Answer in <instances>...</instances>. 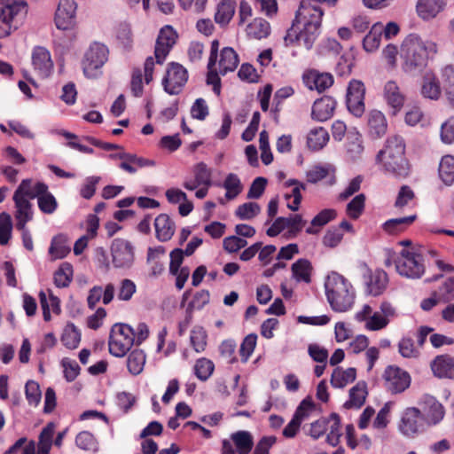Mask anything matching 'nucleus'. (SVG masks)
Here are the masks:
<instances>
[{
  "instance_id": "nucleus-1",
  "label": "nucleus",
  "mask_w": 454,
  "mask_h": 454,
  "mask_svg": "<svg viewBox=\"0 0 454 454\" xmlns=\"http://www.w3.org/2000/svg\"><path fill=\"white\" fill-rule=\"evenodd\" d=\"M376 162L385 174L403 178L409 175L410 165L405 157V144L397 135L388 137L376 155Z\"/></svg>"
},
{
  "instance_id": "nucleus-2",
  "label": "nucleus",
  "mask_w": 454,
  "mask_h": 454,
  "mask_svg": "<svg viewBox=\"0 0 454 454\" xmlns=\"http://www.w3.org/2000/svg\"><path fill=\"white\" fill-rule=\"evenodd\" d=\"M437 46L430 41H423L416 34H410L401 46L402 68L408 74L414 75L427 66V59L435 54Z\"/></svg>"
},
{
  "instance_id": "nucleus-3",
  "label": "nucleus",
  "mask_w": 454,
  "mask_h": 454,
  "mask_svg": "<svg viewBox=\"0 0 454 454\" xmlns=\"http://www.w3.org/2000/svg\"><path fill=\"white\" fill-rule=\"evenodd\" d=\"M325 295L333 310L346 312L355 303L356 291L352 284L342 275L333 271L325 282Z\"/></svg>"
},
{
  "instance_id": "nucleus-4",
  "label": "nucleus",
  "mask_w": 454,
  "mask_h": 454,
  "mask_svg": "<svg viewBox=\"0 0 454 454\" xmlns=\"http://www.w3.org/2000/svg\"><path fill=\"white\" fill-rule=\"evenodd\" d=\"M108 53L107 47L101 43L90 44L82 61V71L87 78L96 79L102 74L101 68L108 59Z\"/></svg>"
},
{
  "instance_id": "nucleus-5",
  "label": "nucleus",
  "mask_w": 454,
  "mask_h": 454,
  "mask_svg": "<svg viewBox=\"0 0 454 454\" xmlns=\"http://www.w3.org/2000/svg\"><path fill=\"white\" fill-rule=\"evenodd\" d=\"M395 264L397 273L406 278H420L426 270L423 256L412 248L403 249Z\"/></svg>"
},
{
  "instance_id": "nucleus-6",
  "label": "nucleus",
  "mask_w": 454,
  "mask_h": 454,
  "mask_svg": "<svg viewBox=\"0 0 454 454\" xmlns=\"http://www.w3.org/2000/svg\"><path fill=\"white\" fill-rule=\"evenodd\" d=\"M135 343V333L126 324H115L111 330L109 338V352L117 357L123 356Z\"/></svg>"
},
{
  "instance_id": "nucleus-7",
  "label": "nucleus",
  "mask_w": 454,
  "mask_h": 454,
  "mask_svg": "<svg viewBox=\"0 0 454 454\" xmlns=\"http://www.w3.org/2000/svg\"><path fill=\"white\" fill-rule=\"evenodd\" d=\"M112 263L116 269H129L135 262V247L124 239H114L111 244Z\"/></svg>"
},
{
  "instance_id": "nucleus-8",
  "label": "nucleus",
  "mask_w": 454,
  "mask_h": 454,
  "mask_svg": "<svg viewBox=\"0 0 454 454\" xmlns=\"http://www.w3.org/2000/svg\"><path fill=\"white\" fill-rule=\"evenodd\" d=\"M188 81V72L182 65L172 62L162 79L164 90L169 95L179 94Z\"/></svg>"
},
{
  "instance_id": "nucleus-9",
  "label": "nucleus",
  "mask_w": 454,
  "mask_h": 454,
  "mask_svg": "<svg viewBox=\"0 0 454 454\" xmlns=\"http://www.w3.org/2000/svg\"><path fill=\"white\" fill-rule=\"evenodd\" d=\"M425 426L419 408L409 407L402 414L399 430L405 436L414 437L425 431Z\"/></svg>"
},
{
  "instance_id": "nucleus-10",
  "label": "nucleus",
  "mask_w": 454,
  "mask_h": 454,
  "mask_svg": "<svg viewBox=\"0 0 454 454\" xmlns=\"http://www.w3.org/2000/svg\"><path fill=\"white\" fill-rule=\"evenodd\" d=\"M421 416L428 427L438 425L444 418L445 410L443 405L433 395H424L419 402Z\"/></svg>"
},
{
  "instance_id": "nucleus-11",
  "label": "nucleus",
  "mask_w": 454,
  "mask_h": 454,
  "mask_svg": "<svg viewBox=\"0 0 454 454\" xmlns=\"http://www.w3.org/2000/svg\"><path fill=\"white\" fill-rule=\"evenodd\" d=\"M323 11L312 5L309 2L302 1L297 11L293 27L301 26L303 28H318L321 25Z\"/></svg>"
},
{
  "instance_id": "nucleus-12",
  "label": "nucleus",
  "mask_w": 454,
  "mask_h": 454,
  "mask_svg": "<svg viewBox=\"0 0 454 454\" xmlns=\"http://www.w3.org/2000/svg\"><path fill=\"white\" fill-rule=\"evenodd\" d=\"M365 87L358 80L350 81L346 97V104L348 111L355 116L360 117L364 113Z\"/></svg>"
},
{
  "instance_id": "nucleus-13",
  "label": "nucleus",
  "mask_w": 454,
  "mask_h": 454,
  "mask_svg": "<svg viewBox=\"0 0 454 454\" xmlns=\"http://www.w3.org/2000/svg\"><path fill=\"white\" fill-rule=\"evenodd\" d=\"M386 387L392 394H399L406 390L411 385V376L404 370L389 365L384 372Z\"/></svg>"
},
{
  "instance_id": "nucleus-14",
  "label": "nucleus",
  "mask_w": 454,
  "mask_h": 454,
  "mask_svg": "<svg viewBox=\"0 0 454 454\" xmlns=\"http://www.w3.org/2000/svg\"><path fill=\"white\" fill-rule=\"evenodd\" d=\"M32 67L35 73L42 79L51 76L53 72V61L50 51L42 46H36L31 53Z\"/></svg>"
},
{
  "instance_id": "nucleus-15",
  "label": "nucleus",
  "mask_w": 454,
  "mask_h": 454,
  "mask_svg": "<svg viewBox=\"0 0 454 454\" xmlns=\"http://www.w3.org/2000/svg\"><path fill=\"white\" fill-rule=\"evenodd\" d=\"M388 282L387 274L383 270H372L366 269L364 272V284L365 292L372 296L381 294Z\"/></svg>"
},
{
  "instance_id": "nucleus-16",
  "label": "nucleus",
  "mask_w": 454,
  "mask_h": 454,
  "mask_svg": "<svg viewBox=\"0 0 454 454\" xmlns=\"http://www.w3.org/2000/svg\"><path fill=\"white\" fill-rule=\"evenodd\" d=\"M76 3L74 0H60L55 13L57 28H68L74 24Z\"/></svg>"
},
{
  "instance_id": "nucleus-17",
  "label": "nucleus",
  "mask_w": 454,
  "mask_h": 454,
  "mask_svg": "<svg viewBox=\"0 0 454 454\" xmlns=\"http://www.w3.org/2000/svg\"><path fill=\"white\" fill-rule=\"evenodd\" d=\"M176 30H160L154 50L156 62L159 65L164 63L171 48L176 43Z\"/></svg>"
},
{
  "instance_id": "nucleus-18",
  "label": "nucleus",
  "mask_w": 454,
  "mask_h": 454,
  "mask_svg": "<svg viewBox=\"0 0 454 454\" xmlns=\"http://www.w3.org/2000/svg\"><path fill=\"white\" fill-rule=\"evenodd\" d=\"M305 222L301 215H294L289 217H278L271 226L267 230L266 233L270 237L278 235L286 228L290 229L291 232L297 233L304 226Z\"/></svg>"
},
{
  "instance_id": "nucleus-19",
  "label": "nucleus",
  "mask_w": 454,
  "mask_h": 454,
  "mask_svg": "<svg viewBox=\"0 0 454 454\" xmlns=\"http://www.w3.org/2000/svg\"><path fill=\"white\" fill-rule=\"evenodd\" d=\"M383 97L387 106L392 109L393 114L399 112L404 104V95L395 81H387L383 89Z\"/></svg>"
},
{
  "instance_id": "nucleus-20",
  "label": "nucleus",
  "mask_w": 454,
  "mask_h": 454,
  "mask_svg": "<svg viewBox=\"0 0 454 454\" xmlns=\"http://www.w3.org/2000/svg\"><path fill=\"white\" fill-rule=\"evenodd\" d=\"M305 86L309 90H317L321 92L332 86L333 78L329 73H319L317 70H309L302 76Z\"/></svg>"
},
{
  "instance_id": "nucleus-21",
  "label": "nucleus",
  "mask_w": 454,
  "mask_h": 454,
  "mask_svg": "<svg viewBox=\"0 0 454 454\" xmlns=\"http://www.w3.org/2000/svg\"><path fill=\"white\" fill-rule=\"evenodd\" d=\"M27 13V4L24 1H18L10 4L8 0H0V22L10 25L15 16Z\"/></svg>"
},
{
  "instance_id": "nucleus-22",
  "label": "nucleus",
  "mask_w": 454,
  "mask_h": 454,
  "mask_svg": "<svg viewBox=\"0 0 454 454\" xmlns=\"http://www.w3.org/2000/svg\"><path fill=\"white\" fill-rule=\"evenodd\" d=\"M336 107V101L331 97H323L316 100L312 106V119L317 121H325L330 119Z\"/></svg>"
},
{
  "instance_id": "nucleus-23",
  "label": "nucleus",
  "mask_w": 454,
  "mask_h": 454,
  "mask_svg": "<svg viewBox=\"0 0 454 454\" xmlns=\"http://www.w3.org/2000/svg\"><path fill=\"white\" fill-rule=\"evenodd\" d=\"M317 37L314 30H287L284 36V42L286 46L303 45L310 49Z\"/></svg>"
},
{
  "instance_id": "nucleus-24",
  "label": "nucleus",
  "mask_w": 454,
  "mask_h": 454,
  "mask_svg": "<svg viewBox=\"0 0 454 454\" xmlns=\"http://www.w3.org/2000/svg\"><path fill=\"white\" fill-rule=\"evenodd\" d=\"M434 376L454 380V357L447 355L438 356L431 364Z\"/></svg>"
},
{
  "instance_id": "nucleus-25",
  "label": "nucleus",
  "mask_w": 454,
  "mask_h": 454,
  "mask_svg": "<svg viewBox=\"0 0 454 454\" xmlns=\"http://www.w3.org/2000/svg\"><path fill=\"white\" fill-rule=\"evenodd\" d=\"M252 16L253 10L250 4L245 0L240 1L239 8V26H247L248 28H264L269 25L262 18H255L251 20Z\"/></svg>"
},
{
  "instance_id": "nucleus-26",
  "label": "nucleus",
  "mask_w": 454,
  "mask_h": 454,
  "mask_svg": "<svg viewBox=\"0 0 454 454\" xmlns=\"http://www.w3.org/2000/svg\"><path fill=\"white\" fill-rule=\"evenodd\" d=\"M47 185L43 183H36L32 185L31 179H24L20 184L19 187L13 194V198H20L25 200H33L38 196V194L45 192Z\"/></svg>"
},
{
  "instance_id": "nucleus-27",
  "label": "nucleus",
  "mask_w": 454,
  "mask_h": 454,
  "mask_svg": "<svg viewBox=\"0 0 454 454\" xmlns=\"http://www.w3.org/2000/svg\"><path fill=\"white\" fill-rule=\"evenodd\" d=\"M157 239L165 242L169 240L175 233V223L166 214L159 215L154 220Z\"/></svg>"
},
{
  "instance_id": "nucleus-28",
  "label": "nucleus",
  "mask_w": 454,
  "mask_h": 454,
  "mask_svg": "<svg viewBox=\"0 0 454 454\" xmlns=\"http://www.w3.org/2000/svg\"><path fill=\"white\" fill-rule=\"evenodd\" d=\"M367 124L370 135L373 137H381L387 132V120L385 115L380 111H371L368 114Z\"/></svg>"
},
{
  "instance_id": "nucleus-29",
  "label": "nucleus",
  "mask_w": 454,
  "mask_h": 454,
  "mask_svg": "<svg viewBox=\"0 0 454 454\" xmlns=\"http://www.w3.org/2000/svg\"><path fill=\"white\" fill-rule=\"evenodd\" d=\"M13 200L16 207V227L17 229H24V226H26L27 223L32 220V205L29 200L25 199L13 198Z\"/></svg>"
},
{
  "instance_id": "nucleus-30",
  "label": "nucleus",
  "mask_w": 454,
  "mask_h": 454,
  "mask_svg": "<svg viewBox=\"0 0 454 454\" xmlns=\"http://www.w3.org/2000/svg\"><path fill=\"white\" fill-rule=\"evenodd\" d=\"M239 62V60L236 51L231 47H225L221 51L220 59L216 67L219 69V73L224 75L228 72L235 70Z\"/></svg>"
},
{
  "instance_id": "nucleus-31",
  "label": "nucleus",
  "mask_w": 454,
  "mask_h": 454,
  "mask_svg": "<svg viewBox=\"0 0 454 454\" xmlns=\"http://www.w3.org/2000/svg\"><path fill=\"white\" fill-rule=\"evenodd\" d=\"M421 94L433 100H437L441 96L440 82L431 72H427L423 76Z\"/></svg>"
},
{
  "instance_id": "nucleus-32",
  "label": "nucleus",
  "mask_w": 454,
  "mask_h": 454,
  "mask_svg": "<svg viewBox=\"0 0 454 454\" xmlns=\"http://www.w3.org/2000/svg\"><path fill=\"white\" fill-rule=\"evenodd\" d=\"M443 0H419L417 4V12L424 20L434 18L445 6Z\"/></svg>"
},
{
  "instance_id": "nucleus-33",
  "label": "nucleus",
  "mask_w": 454,
  "mask_h": 454,
  "mask_svg": "<svg viewBox=\"0 0 454 454\" xmlns=\"http://www.w3.org/2000/svg\"><path fill=\"white\" fill-rule=\"evenodd\" d=\"M441 85L448 102L454 107V65H446L441 69Z\"/></svg>"
},
{
  "instance_id": "nucleus-34",
  "label": "nucleus",
  "mask_w": 454,
  "mask_h": 454,
  "mask_svg": "<svg viewBox=\"0 0 454 454\" xmlns=\"http://www.w3.org/2000/svg\"><path fill=\"white\" fill-rule=\"evenodd\" d=\"M285 185L292 188L290 192L285 193V199L287 200V207L292 211H296L301 201V192L305 189V185L295 179L287 180Z\"/></svg>"
},
{
  "instance_id": "nucleus-35",
  "label": "nucleus",
  "mask_w": 454,
  "mask_h": 454,
  "mask_svg": "<svg viewBox=\"0 0 454 454\" xmlns=\"http://www.w3.org/2000/svg\"><path fill=\"white\" fill-rule=\"evenodd\" d=\"M238 454H248L254 446V438L250 432L239 430L231 434Z\"/></svg>"
},
{
  "instance_id": "nucleus-36",
  "label": "nucleus",
  "mask_w": 454,
  "mask_h": 454,
  "mask_svg": "<svg viewBox=\"0 0 454 454\" xmlns=\"http://www.w3.org/2000/svg\"><path fill=\"white\" fill-rule=\"evenodd\" d=\"M356 377V371L355 368H348L344 370L341 367H337L333 370L331 377V384L333 387H344L348 384L353 382Z\"/></svg>"
},
{
  "instance_id": "nucleus-37",
  "label": "nucleus",
  "mask_w": 454,
  "mask_h": 454,
  "mask_svg": "<svg viewBox=\"0 0 454 454\" xmlns=\"http://www.w3.org/2000/svg\"><path fill=\"white\" fill-rule=\"evenodd\" d=\"M328 141L329 134L323 127L312 129L308 134V146L314 151L322 149L326 145Z\"/></svg>"
},
{
  "instance_id": "nucleus-38",
  "label": "nucleus",
  "mask_w": 454,
  "mask_h": 454,
  "mask_svg": "<svg viewBox=\"0 0 454 454\" xmlns=\"http://www.w3.org/2000/svg\"><path fill=\"white\" fill-rule=\"evenodd\" d=\"M235 0H222L215 15L216 23L222 26L227 25L235 13Z\"/></svg>"
},
{
  "instance_id": "nucleus-39",
  "label": "nucleus",
  "mask_w": 454,
  "mask_h": 454,
  "mask_svg": "<svg viewBox=\"0 0 454 454\" xmlns=\"http://www.w3.org/2000/svg\"><path fill=\"white\" fill-rule=\"evenodd\" d=\"M39 299L45 321H49L51 319V310L57 314L60 312L59 300L51 293L47 296L43 291H41L39 293Z\"/></svg>"
},
{
  "instance_id": "nucleus-40",
  "label": "nucleus",
  "mask_w": 454,
  "mask_h": 454,
  "mask_svg": "<svg viewBox=\"0 0 454 454\" xmlns=\"http://www.w3.org/2000/svg\"><path fill=\"white\" fill-rule=\"evenodd\" d=\"M55 424L51 422L46 425L45 427L43 428L42 432L39 435L38 444H37V452L36 454H49L51 445H52V438L55 433Z\"/></svg>"
},
{
  "instance_id": "nucleus-41",
  "label": "nucleus",
  "mask_w": 454,
  "mask_h": 454,
  "mask_svg": "<svg viewBox=\"0 0 454 454\" xmlns=\"http://www.w3.org/2000/svg\"><path fill=\"white\" fill-rule=\"evenodd\" d=\"M70 252L67 236L59 234L55 236L49 248V253L53 259L64 258Z\"/></svg>"
},
{
  "instance_id": "nucleus-42",
  "label": "nucleus",
  "mask_w": 454,
  "mask_h": 454,
  "mask_svg": "<svg viewBox=\"0 0 454 454\" xmlns=\"http://www.w3.org/2000/svg\"><path fill=\"white\" fill-rule=\"evenodd\" d=\"M366 386L364 382H358L349 391V400L346 402L345 406L347 408H360L366 397Z\"/></svg>"
},
{
  "instance_id": "nucleus-43",
  "label": "nucleus",
  "mask_w": 454,
  "mask_h": 454,
  "mask_svg": "<svg viewBox=\"0 0 454 454\" xmlns=\"http://www.w3.org/2000/svg\"><path fill=\"white\" fill-rule=\"evenodd\" d=\"M146 356L141 349H134L127 359L129 372L133 375H138L144 370Z\"/></svg>"
},
{
  "instance_id": "nucleus-44",
  "label": "nucleus",
  "mask_w": 454,
  "mask_h": 454,
  "mask_svg": "<svg viewBox=\"0 0 454 454\" xmlns=\"http://www.w3.org/2000/svg\"><path fill=\"white\" fill-rule=\"evenodd\" d=\"M364 152L362 136L357 131H349L348 135L347 153L352 160L361 156Z\"/></svg>"
},
{
  "instance_id": "nucleus-45",
  "label": "nucleus",
  "mask_w": 454,
  "mask_h": 454,
  "mask_svg": "<svg viewBox=\"0 0 454 454\" xmlns=\"http://www.w3.org/2000/svg\"><path fill=\"white\" fill-rule=\"evenodd\" d=\"M61 341L69 349H74L78 347L81 341V333L74 324L69 323L65 326L61 335Z\"/></svg>"
},
{
  "instance_id": "nucleus-46",
  "label": "nucleus",
  "mask_w": 454,
  "mask_h": 454,
  "mask_svg": "<svg viewBox=\"0 0 454 454\" xmlns=\"http://www.w3.org/2000/svg\"><path fill=\"white\" fill-rule=\"evenodd\" d=\"M439 176L444 184L450 185L454 181V157L445 155L439 164Z\"/></svg>"
},
{
  "instance_id": "nucleus-47",
  "label": "nucleus",
  "mask_w": 454,
  "mask_h": 454,
  "mask_svg": "<svg viewBox=\"0 0 454 454\" xmlns=\"http://www.w3.org/2000/svg\"><path fill=\"white\" fill-rule=\"evenodd\" d=\"M76 446L90 452H97L98 450V442L95 436L89 431H82L75 437Z\"/></svg>"
},
{
  "instance_id": "nucleus-48",
  "label": "nucleus",
  "mask_w": 454,
  "mask_h": 454,
  "mask_svg": "<svg viewBox=\"0 0 454 454\" xmlns=\"http://www.w3.org/2000/svg\"><path fill=\"white\" fill-rule=\"evenodd\" d=\"M311 265L308 260L300 259L292 265L293 277L296 281L310 282Z\"/></svg>"
},
{
  "instance_id": "nucleus-49",
  "label": "nucleus",
  "mask_w": 454,
  "mask_h": 454,
  "mask_svg": "<svg viewBox=\"0 0 454 454\" xmlns=\"http://www.w3.org/2000/svg\"><path fill=\"white\" fill-rule=\"evenodd\" d=\"M223 187L226 190L225 197L227 200L235 199L243 190L239 177L233 173L227 175L223 181Z\"/></svg>"
},
{
  "instance_id": "nucleus-50",
  "label": "nucleus",
  "mask_w": 454,
  "mask_h": 454,
  "mask_svg": "<svg viewBox=\"0 0 454 454\" xmlns=\"http://www.w3.org/2000/svg\"><path fill=\"white\" fill-rule=\"evenodd\" d=\"M215 370L214 363L206 357L199 358L193 366L195 376L201 381H206L210 378Z\"/></svg>"
},
{
  "instance_id": "nucleus-51",
  "label": "nucleus",
  "mask_w": 454,
  "mask_h": 454,
  "mask_svg": "<svg viewBox=\"0 0 454 454\" xmlns=\"http://www.w3.org/2000/svg\"><path fill=\"white\" fill-rule=\"evenodd\" d=\"M328 419V434L326 436L327 442L332 446H336L339 443L340 433V421L336 413H332Z\"/></svg>"
},
{
  "instance_id": "nucleus-52",
  "label": "nucleus",
  "mask_w": 454,
  "mask_h": 454,
  "mask_svg": "<svg viewBox=\"0 0 454 454\" xmlns=\"http://www.w3.org/2000/svg\"><path fill=\"white\" fill-rule=\"evenodd\" d=\"M336 212L333 209H324L318 213L311 221V226L309 227L306 231L309 234H315L318 231L317 228H321L331 220L334 219Z\"/></svg>"
},
{
  "instance_id": "nucleus-53",
  "label": "nucleus",
  "mask_w": 454,
  "mask_h": 454,
  "mask_svg": "<svg viewBox=\"0 0 454 454\" xmlns=\"http://www.w3.org/2000/svg\"><path fill=\"white\" fill-rule=\"evenodd\" d=\"M415 219L416 215L389 219L384 223L383 229L387 232L394 234L402 231L406 226L411 224Z\"/></svg>"
},
{
  "instance_id": "nucleus-54",
  "label": "nucleus",
  "mask_w": 454,
  "mask_h": 454,
  "mask_svg": "<svg viewBox=\"0 0 454 454\" xmlns=\"http://www.w3.org/2000/svg\"><path fill=\"white\" fill-rule=\"evenodd\" d=\"M37 202L38 207L42 212L44 214H53L58 207V202L55 199V197L48 192V188L45 190V192L38 194Z\"/></svg>"
},
{
  "instance_id": "nucleus-55",
  "label": "nucleus",
  "mask_w": 454,
  "mask_h": 454,
  "mask_svg": "<svg viewBox=\"0 0 454 454\" xmlns=\"http://www.w3.org/2000/svg\"><path fill=\"white\" fill-rule=\"evenodd\" d=\"M73 267L68 262H63L54 275V282L59 287H66L71 282Z\"/></svg>"
},
{
  "instance_id": "nucleus-56",
  "label": "nucleus",
  "mask_w": 454,
  "mask_h": 454,
  "mask_svg": "<svg viewBox=\"0 0 454 454\" xmlns=\"http://www.w3.org/2000/svg\"><path fill=\"white\" fill-rule=\"evenodd\" d=\"M190 340L193 349L197 353L204 351L207 346L206 331L200 326L194 327L191 332Z\"/></svg>"
},
{
  "instance_id": "nucleus-57",
  "label": "nucleus",
  "mask_w": 454,
  "mask_h": 454,
  "mask_svg": "<svg viewBox=\"0 0 454 454\" xmlns=\"http://www.w3.org/2000/svg\"><path fill=\"white\" fill-rule=\"evenodd\" d=\"M192 173L197 178V182L203 186L212 185V169L204 162H199L193 166Z\"/></svg>"
},
{
  "instance_id": "nucleus-58",
  "label": "nucleus",
  "mask_w": 454,
  "mask_h": 454,
  "mask_svg": "<svg viewBox=\"0 0 454 454\" xmlns=\"http://www.w3.org/2000/svg\"><path fill=\"white\" fill-rule=\"evenodd\" d=\"M315 409L316 404L312 399L310 397H306L300 403L293 417L300 423H302L309 418Z\"/></svg>"
},
{
  "instance_id": "nucleus-59",
  "label": "nucleus",
  "mask_w": 454,
  "mask_h": 454,
  "mask_svg": "<svg viewBox=\"0 0 454 454\" xmlns=\"http://www.w3.org/2000/svg\"><path fill=\"white\" fill-rule=\"evenodd\" d=\"M12 223L10 215L6 213L0 214V246L8 244L12 238Z\"/></svg>"
},
{
  "instance_id": "nucleus-60",
  "label": "nucleus",
  "mask_w": 454,
  "mask_h": 454,
  "mask_svg": "<svg viewBox=\"0 0 454 454\" xmlns=\"http://www.w3.org/2000/svg\"><path fill=\"white\" fill-rule=\"evenodd\" d=\"M382 32V30H369L363 39V46L366 51L372 52L380 47L383 35Z\"/></svg>"
},
{
  "instance_id": "nucleus-61",
  "label": "nucleus",
  "mask_w": 454,
  "mask_h": 454,
  "mask_svg": "<svg viewBox=\"0 0 454 454\" xmlns=\"http://www.w3.org/2000/svg\"><path fill=\"white\" fill-rule=\"evenodd\" d=\"M261 211L260 206L255 202H247L238 207L236 215L241 220H250Z\"/></svg>"
},
{
  "instance_id": "nucleus-62",
  "label": "nucleus",
  "mask_w": 454,
  "mask_h": 454,
  "mask_svg": "<svg viewBox=\"0 0 454 454\" xmlns=\"http://www.w3.org/2000/svg\"><path fill=\"white\" fill-rule=\"evenodd\" d=\"M398 351L405 358H415L419 355V349L415 348L414 342L411 338H403L399 341Z\"/></svg>"
},
{
  "instance_id": "nucleus-63",
  "label": "nucleus",
  "mask_w": 454,
  "mask_h": 454,
  "mask_svg": "<svg viewBox=\"0 0 454 454\" xmlns=\"http://www.w3.org/2000/svg\"><path fill=\"white\" fill-rule=\"evenodd\" d=\"M389 323V319L382 316L379 311H373L372 317L364 325L366 330L380 331L384 329Z\"/></svg>"
},
{
  "instance_id": "nucleus-64",
  "label": "nucleus",
  "mask_w": 454,
  "mask_h": 454,
  "mask_svg": "<svg viewBox=\"0 0 454 454\" xmlns=\"http://www.w3.org/2000/svg\"><path fill=\"white\" fill-rule=\"evenodd\" d=\"M26 398L30 405L36 406L41 400V390L37 382L29 380L25 386Z\"/></svg>"
}]
</instances>
